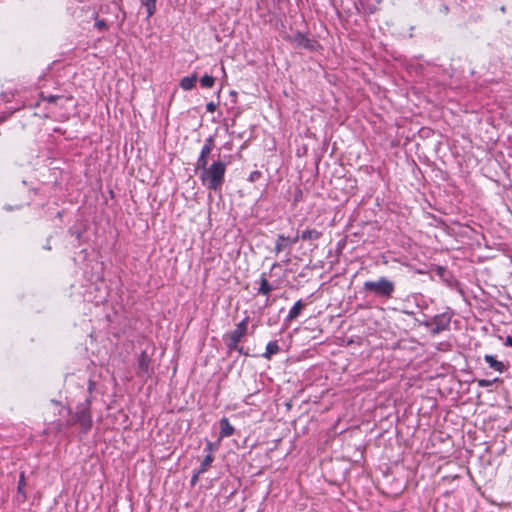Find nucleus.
I'll list each match as a JSON object with an SVG mask.
<instances>
[{"instance_id":"nucleus-28","label":"nucleus","mask_w":512,"mask_h":512,"mask_svg":"<svg viewBox=\"0 0 512 512\" xmlns=\"http://www.w3.org/2000/svg\"><path fill=\"white\" fill-rule=\"evenodd\" d=\"M421 325L425 326L426 328H428L431 331V328H432V325H433L432 318L431 319H426V320L422 321Z\"/></svg>"},{"instance_id":"nucleus-20","label":"nucleus","mask_w":512,"mask_h":512,"mask_svg":"<svg viewBox=\"0 0 512 512\" xmlns=\"http://www.w3.org/2000/svg\"><path fill=\"white\" fill-rule=\"evenodd\" d=\"M214 83H215V78L210 75H204L200 79V84L204 88H211L214 85Z\"/></svg>"},{"instance_id":"nucleus-8","label":"nucleus","mask_w":512,"mask_h":512,"mask_svg":"<svg viewBox=\"0 0 512 512\" xmlns=\"http://www.w3.org/2000/svg\"><path fill=\"white\" fill-rule=\"evenodd\" d=\"M248 322L249 317H245L240 323L237 324L236 328L229 335L234 339L241 341L247 333Z\"/></svg>"},{"instance_id":"nucleus-32","label":"nucleus","mask_w":512,"mask_h":512,"mask_svg":"<svg viewBox=\"0 0 512 512\" xmlns=\"http://www.w3.org/2000/svg\"><path fill=\"white\" fill-rule=\"evenodd\" d=\"M157 0H142V4H156Z\"/></svg>"},{"instance_id":"nucleus-4","label":"nucleus","mask_w":512,"mask_h":512,"mask_svg":"<svg viewBox=\"0 0 512 512\" xmlns=\"http://www.w3.org/2000/svg\"><path fill=\"white\" fill-rule=\"evenodd\" d=\"M451 318L452 315L448 312L437 314L432 317L433 325L431 328V334L436 335L442 331L448 330L450 327Z\"/></svg>"},{"instance_id":"nucleus-34","label":"nucleus","mask_w":512,"mask_h":512,"mask_svg":"<svg viewBox=\"0 0 512 512\" xmlns=\"http://www.w3.org/2000/svg\"><path fill=\"white\" fill-rule=\"evenodd\" d=\"M5 208H6L7 210H9V211H10V210H12V207H10V206H6Z\"/></svg>"},{"instance_id":"nucleus-26","label":"nucleus","mask_w":512,"mask_h":512,"mask_svg":"<svg viewBox=\"0 0 512 512\" xmlns=\"http://www.w3.org/2000/svg\"><path fill=\"white\" fill-rule=\"evenodd\" d=\"M261 177V172L260 171H252L248 177V180L250 182H256L259 178Z\"/></svg>"},{"instance_id":"nucleus-22","label":"nucleus","mask_w":512,"mask_h":512,"mask_svg":"<svg viewBox=\"0 0 512 512\" xmlns=\"http://www.w3.org/2000/svg\"><path fill=\"white\" fill-rule=\"evenodd\" d=\"M499 379L498 378H495L493 380H488V379H478L477 380V384L479 387H489L491 386L493 383L497 382Z\"/></svg>"},{"instance_id":"nucleus-27","label":"nucleus","mask_w":512,"mask_h":512,"mask_svg":"<svg viewBox=\"0 0 512 512\" xmlns=\"http://www.w3.org/2000/svg\"><path fill=\"white\" fill-rule=\"evenodd\" d=\"M216 109H217V104H216V103H214V102H212V101H211V102H208V103L206 104V110H207V112L213 113V112H215V111H216Z\"/></svg>"},{"instance_id":"nucleus-21","label":"nucleus","mask_w":512,"mask_h":512,"mask_svg":"<svg viewBox=\"0 0 512 512\" xmlns=\"http://www.w3.org/2000/svg\"><path fill=\"white\" fill-rule=\"evenodd\" d=\"M239 340L234 339L230 335H228L227 339L225 340L227 348L232 351L238 349Z\"/></svg>"},{"instance_id":"nucleus-1","label":"nucleus","mask_w":512,"mask_h":512,"mask_svg":"<svg viewBox=\"0 0 512 512\" xmlns=\"http://www.w3.org/2000/svg\"><path fill=\"white\" fill-rule=\"evenodd\" d=\"M227 164L225 161L218 158L214 160L211 165L203 168L199 174L202 184L211 191L217 192L222 189L225 182V173Z\"/></svg>"},{"instance_id":"nucleus-29","label":"nucleus","mask_w":512,"mask_h":512,"mask_svg":"<svg viewBox=\"0 0 512 512\" xmlns=\"http://www.w3.org/2000/svg\"><path fill=\"white\" fill-rule=\"evenodd\" d=\"M301 239L300 235H296L295 237L293 238H289V243L290 245H294L298 242V240Z\"/></svg>"},{"instance_id":"nucleus-5","label":"nucleus","mask_w":512,"mask_h":512,"mask_svg":"<svg viewBox=\"0 0 512 512\" xmlns=\"http://www.w3.org/2000/svg\"><path fill=\"white\" fill-rule=\"evenodd\" d=\"M137 376L142 379H148L153 374V368L151 366V358L143 351L138 357L137 364Z\"/></svg>"},{"instance_id":"nucleus-31","label":"nucleus","mask_w":512,"mask_h":512,"mask_svg":"<svg viewBox=\"0 0 512 512\" xmlns=\"http://www.w3.org/2000/svg\"><path fill=\"white\" fill-rule=\"evenodd\" d=\"M199 475H200V474H198V472H197L196 474H194V475L192 476V479H191V483H192V484H195V483L198 481Z\"/></svg>"},{"instance_id":"nucleus-6","label":"nucleus","mask_w":512,"mask_h":512,"mask_svg":"<svg viewBox=\"0 0 512 512\" xmlns=\"http://www.w3.org/2000/svg\"><path fill=\"white\" fill-rule=\"evenodd\" d=\"M213 144H214V141H213L212 137H209V138L206 139V141H205V143L202 146V149L200 151V155H199V157H198V159L196 161V165H195L196 171L199 172L203 168L208 166V157H209V155L212 152Z\"/></svg>"},{"instance_id":"nucleus-10","label":"nucleus","mask_w":512,"mask_h":512,"mask_svg":"<svg viewBox=\"0 0 512 512\" xmlns=\"http://www.w3.org/2000/svg\"><path fill=\"white\" fill-rule=\"evenodd\" d=\"M234 427L230 424L228 418L223 417L220 420V439L230 437L234 434Z\"/></svg>"},{"instance_id":"nucleus-14","label":"nucleus","mask_w":512,"mask_h":512,"mask_svg":"<svg viewBox=\"0 0 512 512\" xmlns=\"http://www.w3.org/2000/svg\"><path fill=\"white\" fill-rule=\"evenodd\" d=\"M280 351V347L278 345L277 341H270L267 346L266 350L263 353V357L266 359H271V357L275 354H277Z\"/></svg>"},{"instance_id":"nucleus-16","label":"nucleus","mask_w":512,"mask_h":512,"mask_svg":"<svg viewBox=\"0 0 512 512\" xmlns=\"http://www.w3.org/2000/svg\"><path fill=\"white\" fill-rule=\"evenodd\" d=\"M197 81V76L196 74H193L191 76H187V77H184L181 79L180 81V87L183 89V90H191L194 86H195V83Z\"/></svg>"},{"instance_id":"nucleus-30","label":"nucleus","mask_w":512,"mask_h":512,"mask_svg":"<svg viewBox=\"0 0 512 512\" xmlns=\"http://www.w3.org/2000/svg\"><path fill=\"white\" fill-rule=\"evenodd\" d=\"M506 346L508 347H512V336L509 335L506 337V340H505V343H504Z\"/></svg>"},{"instance_id":"nucleus-19","label":"nucleus","mask_w":512,"mask_h":512,"mask_svg":"<svg viewBox=\"0 0 512 512\" xmlns=\"http://www.w3.org/2000/svg\"><path fill=\"white\" fill-rule=\"evenodd\" d=\"M25 486H26V480H25V473L21 472L19 476V482L17 487V492L19 495L22 496V500L24 501L26 499V493H25Z\"/></svg>"},{"instance_id":"nucleus-24","label":"nucleus","mask_w":512,"mask_h":512,"mask_svg":"<svg viewBox=\"0 0 512 512\" xmlns=\"http://www.w3.org/2000/svg\"><path fill=\"white\" fill-rule=\"evenodd\" d=\"M204 450L212 455V453L217 450V445L211 441H207Z\"/></svg>"},{"instance_id":"nucleus-3","label":"nucleus","mask_w":512,"mask_h":512,"mask_svg":"<svg viewBox=\"0 0 512 512\" xmlns=\"http://www.w3.org/2000/svg\"><path fill=\"white\" fill-rule=\"evenodd\" d=\"M363 291L377 298L390 299L395 292V283L382 276L377 280L365 281L363 283Z\"/></svg>"},{"instance_id":"nucleus-11","label":"nucleus","mask_w":512,"mask_h":512,"mask_svg":"<svg viewBox=\"0 0 512 512\" xmlns=\"http://www.w3.org/2000/svg\"><path fill=\"white\" fill-rule=\"evenodd\" d=\"M304 307H305V303L302 300L296 301L295 304L293 305V307L290 309L287 317L285 318V322L289 323L292 320L296 319L300 315V313Z\"/></svg>"},{"instance_id":"nucleus-7","label":"nucleus","mask_w":512,"mask_h":512,"mask_svg":"<svg viewBox=\"0 0 512 512\" xmlns=\"http://www.w3.org/2000/svg\"><path fill=\"white\" fill-rule=\"evenodd\" d=\"M293 42L299 47L303 49H307L310 51L316 50L318 43L314 40L309 39L302 33H296L293 37Z\"/></svg>"},{"instance_id":"nucleus-9","label":"nucleus","mask_w":512,"mask_h":512,"mask_svg":"<svg viewBox=\"0 0 512 512\" xmlns=\"http://www.w3.org/2000/svg\"><path fill=\"white\" fill-rule=\"evenodd\" d=\"M273 289L274 287L268 281L267 273L263 272L260 275L259 288L257 289V293L268 296L273 291Z\"/></svg>"},{"instance_id":"nucleus-18","label":"nucleus","mask_w":512,"mask_h":512,"mask_svg":"<svg viewBox=\"0 0 512 512\" xmlns=\"http://www.w3.org/2000/svg\"><path fill=\"white\" fill-rule=\"evenodd\" d=\"M213 460V455L207 454L200 464L198 474H203L204 472H206L208 468L211 466Z\"/></svg>"},{"instance_id":"nucleus-23","label":"nucleus","mask_w":512,"mask_h":512,"mask_svg":"<svg viewBox=\"0 0 512 512\" xmlns=\"http://www.w3.org/2000/svg\"><path fill=\"white\" fill-rule=\"evenodd\" d=\"M147 10V17L150 18L156 12V4H143Z\"/></svg>"},{"instance_id":"nucleus-2","label":"nucleus","mask_w":512,"mask_h":512,"mask_svg":"<svg viewBox=\"0 0 512 512\" xmlns=\"http://www.w3.org/2000/svg\"><path fill=\"white\" fill-rule=\"evenodd\" d=\"M90 407V398L78 403L74 412L69 411L71 417L67 420V426L79 425L82 433H88L93 423Z\"/></svg>"},{"instance_id":"nucleus-13","label":"nucleus","mask_w":512,"mask_h":512,"mask_svg":"<svg viewBox=\"0 0 512 512\" xmlns=\"http://www.w3.org/2000/svg\"><path fill=\"white\" fill-rule=\"evenodd\" d=\"M322 236V233L316 229H307L300 234L302 240L316 241Z\"/></svg>"},{"instance_id":"nucleus-33","label":"nucleus","mask_w":512,"mask_h":512,"mask_svg":"<svg viewBox=\"0 0 512 512\" xmlns=\"http://www.w3.org/2000/svg\"><path fill=\"white\" fill-rule=\"evenodd\" d=\"M236 351H238L240 354H245V353L243 352V347H239V346H238V349H236Z\"/></svg>"},{"instance_id":"nucleus-12","label":"nucleus","mask_w":512,"mask_h":512,"mask_svg":"<svg viewBox=\"0 0 512 512\" xmlns=\"http://www.w3.org/2000/svg\"><path fill=\"white\" fill-rule=\"evenodd\" d=\"M484 360L489 364L490 368L495 371L502 373L505 370V365L501 361H498L493 355H485Z\"/></svg>"},{"instance_id":"nucleus-25","label":"nucleus","mask_w":512,"mask_h":512,"mask_svg":"<svg viewBox=\"0 0 512 512\" xmlns=\"http://www.w3.org/2000/svg\"><path fill=\"white\" fill-rule=\"evenodd\" d=\"M95 26L99 29V30H106L108 28V25L106 23V21L104 19H98L96 22H95Z\"/></svg>"},{"instance_id":"nucleus-17","label":"nucleus","mask_w":512,"mask_h":512,"mask_svg":"<svg viewBox=\"0 0 512 512\" xmlns=\"http://www.w3.org/2000/svg\"><path fill=\"white\" fill-rule=\"evenodd\" d=\"M39 97H40L41 101H47L48 103H57L58 101H61L63 99L65 101H68L71 99L69 97H64L63 95H45L44 92H41Z\"/></svg>"},{"instance_id":"nucleus-15","label":"nucleus","mask_w":512,"mask_h":512,"mask_svg":"<svg viewBox=\"0 0 512 512\" xmlns=\"http://www.w3.org/2000/svg\"><path fill=\"white\" fill-rule=\"evenodd\" d=\"M289 246H291L289 243V238L285 237L284 235H279L277 237L276 244H275V253L279 254L280 252H282Z\"/></svg>"}]
</instances>
